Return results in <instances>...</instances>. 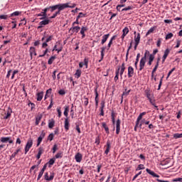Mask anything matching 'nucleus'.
Wrapping results in <instances>:
<instances>
[{
  "mask_svg": "<svg viewBox=\"0 0 182 182\" xmlns=\"http://www.w3.org/2000/svg\"><path fill=\"white\" fill-rule=\"evenodd\" d=\"M70 3H65V4H58L54 6H50V8L51 9L50 12H53L58 9L57 11H55V14L57 15H60V11H63V9H66V8H75L76 4H73L71 6L70 5Z\"/></svg>",
  "mask_w": 182,
  "mask_h": 182,
  "instance_id": "f257e3e1",
  "label": "nucleus"
},
{
  "mask_svg": "<svg viewBox=\"0 0 182 182\" xmlns=\"http://www.w3.org/2000/svg\"><path fill=\"white\" fill-rule=\"evenodd\" d=\"M32 146H33V139L29 138L25 146V154H27L28 151L31 150Z\"/></svg>",
  "mask_w": 182,
  "mask_h": 182,
  "instance_id": "f03ea898",
  "label": "nucleus"
},
{
  "mask_svg": "<svg viewBox=\"0 0 182 182\" xmlns=\"http://www.w3.org/2000/svg\"><path fill=\"white\" fill-rule=\"evenodd\" d=\"M80 31V26H72V27L69 29V33H71V35H73V33H77Z\"/></svg>",
  "mask_w": 182,
  "mask_h": 182,
  "instance_id": "7ed1b4c3",
  "label": "nucleus"
},
{
  "mask_svg": "<svg viewBox=\"0 0 182 182\" xmlns=\"http://www.w3.org/2000/svg\"><path fill=\"white\" fill-rule=\"evenodd\" d=\"M53 178H55V173H51L50 176H49V173H48V172H46L44 175V179L46 181H52V180H53Z\"/></svg>",
  "mask_w": 182,
  "mask_h": 182,
  "instance_id": "20e7f679",
  "label": "nucleus"
},
{
  "mask_svg": "<svg viewBox=\"0 0 182 182\" xmlns=\"http://www.w3.org/2000/svg\"><path fill=\"white\" fill-rule=\"evenodd\" d=\"M105 154L108 155L109 151H110V149H112V144L110 143V141H107L106 145L105 146Z\"/></svg>",
  "mask_w": 182,
  "mask_h": 182,
  "instance_id": "39448f33",
  "label": "nucleus"
},
{
  "mask_svg": "<svg viewBox=\"0 0 182 182\" xmlns=\"http://www.w3.org/2000/svg\"><path fill=\"white\" fill-rule=\"evenodd\" d=\"M146 57L141 58L139 62V70L141 71L144 69V66H146Z\"/></svg>",
  "mask_w": 182,
  "mask_h": 182,
  "instance_id": "423d86ee",
  "label": "nucleus"
},
{
  "mask_svg": "<svg viewBox=\"0 0 182 182\" xmlns=\"http://www.w3.org/2000/svg\"><path fill=\"white\" fill-rule=\"evenodd\" d=\"M49 9H50V11H52V9L50 8V6L47 7L46 9H44L42 12L43 14V17L40 18V20L42 21L43 19H46V18H48V14H46V12H48V11H49Z\"/></svg>",
  "mask_w": 182,
  "mask_h": 182,
  "instance_id": "0eeeda50",
  "label": "nucleus"
},
{
  "mask_svg": "<svg viewBox=\"0 0 182 182\" xmlns=\"http://www.w3.org/2000/svg\"><path fill=\"white\" fill-rule=\"evenodd\" d=\"M95 107L96 109H97L99 106V92H97V88L95 89Z\"/></svg>",
  "mask_w": 182,
  "mask_h": 182,
  "instance_id": "6e6552de",
  "label": "nucleus"
},
{
  "mask_svg": "<svg viewBox=\"0 0 182 182\" xmlns=\"http://www.w3.org/2000/svg\"><path fill=\"white\" fill-rule=\"evenodd\" d=\"M6 116L4 117V119L5 120L9 119V117H11V114H12V109L11 107H9L7 111H6V113H5Z\"/></svg>",
  "mask_w": 182,
  "mask_h": 182,
  "instance_id": "1a4fd4ad",
  "label": "nucleus"
},
{
  "mask_svg": "<svg viewBox=\"0 0 182 182\" xmlns=\"http://www.w3.org/2000/svg\"><path fill=\"white\" fill-rule=\"evenodd\" d=\"M87 27L86 26H82L81 30L80 31V33L82 35V39L86 38V34L85 32H87Z\"/></svg>",
  "mask_w": 182,
  "mask_h": 182,
  "instance_id": "9d476101",
  "label": "nucleus"
},
{
  "mask_svg": "<svg viewBox=\"0 0 182 182\" xmlns=\"http://www.w3.org/2000/svg\"><path fill=\"white\" fill-rule=\"evenodd\" d=\"M82 159H83V156L80 153H77L75 156V159L77 161V163H80L82 161Z\"/></svg>",
  "mask_w": 182,
  "mask_h": 182,
  "instance_id": "9b49d317",
  "label": "nucleus"
},
{
  "mask_svg": "<svg viewBox=\"0 0 182 182\" xmlns=\"http://www.w3.org/2000/svg\"><path fill=\"white\" fill-rule=\"evenodd\" d=\"M29 52H30V55H31V59H32V56H36L38 55V53H36V48H35V47H30L29 49Z\"/></svg>",
  "mask_w": 182,
  "mask_h": 182,
  "instance_id": "f8f14e48",
  "label": "nucleus"
},
{
  "mask_svg": "<svg viewBox=\"0 0 182 182\" xmlns=\"http://www.w3.org/2000/svg\"><path fill=\"white\" fill-rule=\"evenodd\" d=\"M122 35L121 36V39L122 41H124V38H126V36L127 35V33H129V28L128 27H125L123 30H122Z\"/></svg>",
  "mask_w": 182,
  "mask_h": 182,
  "instance_id": "ddd939ff",
  "label": "nucleus"
},
{
  "mask_svg": "<svg viewBox=\"0 0 182 182\" xmlns=\"http://www.w3.org/2000/svg\"><path fill=\"white\" fill-rule=\"evenodd\" d=\"M122 122L120 119H117L116 122V134H119L120 133V124Z\"/></svg>",
  "mask_w": 182,
  "mask_h": 182,
  "instance_id": "4468645a",
  "label": "nucleus"
},
{
  "mask_svg": "<svg viewBox=\"0 0 182 182\" xmlns=\"http://www.w3.org/2000/svg\"><path fill=\"white\" fill-rule=\"evenodd\" d=\"M133 75H134V68L133 67H128V77H133Z\"/></svg>",
  "mask_w": 182,
  "mask_h": 182,
  "instance_id": "2eb2a0df",
  "label": "nucleus"
},
{
  "mask_svg": "<svg viewBox=\"0 0 182 182\" xmlns=\"http://www.w3.org/2000/svg\"><path fill=\"white\" fill-rule=\"evenodd\" d=\"M146 173H148V174H150V176H152V177H156V178H159L160 177V176H159L158 174L154 173V171L150 170L149 168H146Z\"/></svg>",
  "mask_w": 182,
  "mask_h": 182,
  "instance_id": "dca6fc26",
  "label": "nucleus"
},
{
  "mask_svg": "<svg viewBox=\"0 0 182 182\" xmlns=\"http://www.w3.org/2000/svg\"><path fill=\"white\" fill-rule=\"evenodd\" d=\"M70 126V124H69V118H65V122H64V128L65 132H68V130H69V127Z\"/></svg>",
  "mask_w": 182,
  "mask_h": 182,
  "instance_id": "f3484780",
  "label": "nucleus"
},
{
  "mask_svg": "<svg viewBox=\"0 0 182 182\" xmlns=\"http://www.w3.org/2000/svg\"><path fill=\"white\" fill-rule=\"evenodd\" d=\"M109 36H110V34H105L102 36V39L101 41V45H105V43H106V41H107V39H109Z\"/></svg>",
  "mask_w": 182,
  "mask_h": 182,
  "instance_id": "a211bd4d",
  "label": "nucleus"
},
{
  "mask_svg": "<svg viewBox=\"0 0 182 182\" xmlns=\"http://www.w3.org/2000/svg\"><path fill=\"white\" fill-rule=\"evenodd\" d=\"M124 70H126V67L124 65V63H123L122 64L121 70H120V72H119L121 79H122V77H123V74L124 73Z\"/></svg>",
  "mask_w": 182,
  "mask_h": 182,
  "instance_id": "6ab92c4d",
  "label": "nucleus"
},
{
  "mask_svg": "<svg viewBox=\"0 0 182 182\" xmlns=\"http://www.w3.org/2000/svg\"><path fill=\"white\" fill-rule=\"evenodd\" d=\"M119 73H120V68H118V69L115 71V76L114 77V82H117L119 80Z\"/></svg>",
  "mask_w": 182,
  "mask_h": 182,
  "instance_id": "aec40b11",
  "label": "nucleus"
},
{
  "mask_svg": "<svg viewBox=\"0 0 182 182\" xmlns=\"http://www.w3.org/2000/svg\"><path fill=\"white\" fill-rule=\"evenodd\" d=\"M54 127H55V119H51L48 120V128L53 129Z\"/></svg>",
  "mask_w": 182,
  "mask_h": 182,
  "instance_id": "412c9836",
  "label": "nucleus"
},
{
  "mask_svg": "<svg viewBox=\"0 0 182 182\" xmlns=\"http://www.w3.org/2000/svg\"><path fill=\"white\" fill-rule=\"evenodd\" d=\"M102 126L103 129H105V133H107V134H109L110 132L109 131V127H107V124H106V122H102Z\"/></svg>",
  "mask_w": 182,
  "mask_h": 182,
  "instance_id": "4be33fe9",
  "label": "nucleus"
},
{
  "mask_svg": "<svg viewBox=\"0 0 182 182\" xmlns=\"http://www.w3.org/2000/svg\"><path fill=\"white\" fill-rule=\"evenodd\" d=\"M36 96H37V101L41 102L42 99H43V92H38L36 94Z\"/></svg>",
  "mask_w": 182,
  "mask_h": 182,
  "instance_id": "5701e85b",
  "label": "nucleus"
},
{
  "mask_svg": "<svg viewBox=\"0 0 182 182\" xmlns=\"http://www.w3.org/2000/svg\"><path fill=\"white\" fill-rule=\"evenodd\" d=\"M105 50H106V47L101 48V59L99 60V63L103 60V58H105Z\"/></svg>",
  "mask_w": 182,
  "mask_h": 182,
  "instance_id": "b1692460",
  "label": "nucleus"
},
{
  "mask_svg": "<svg viewBox=\"0 0 182 182\" xmlns=\"http://www.w3.org/2000/svg\"><path fill=\"white\" fill-rule=\"evenodd\" d=\"M11 136H8V137H1L0 139V141L1 143H8V140H11Z\"/></svg>",
  "mask_w": 182,
  "mask_h": 182,
  "instance_id": "393cba45",
  "label": "nucleus"
},
{
  "mask_svg": "<svg viewBox=\"0 0 182 182\" xmlns=\"http://www.w3.org/2000/svg\"><path fill=\"white\" fill-rule=\"evenodd\" d=\"M63 49V47L60 46L59 48H56V46H54V48H53V52H55V50L59 53L60 52H62V50Z\"/></svg>",
  "mask_w": 182,
  "mask_h": 182,
  "instance_id": "a878e982",
  "label": "nucleus"
},
{
  "mask_svg": "<svg viewBox=\"0 0 182 182\" xmlns=\"http://www.w3.org/2000/svg\"><path fill=\"white\" fill-rule=\"evenodd\" d=\"M19 151H21V149H16V151L14 153H13L11 154V156H10V160L15 159V157L16 156V154H18V153H19Z\"/></svg>",
  "mask_w": 182,
  "mask_h": 182,
  "instance_id": "bb28decb",
  "label": "nucleus"
},
{
  "mask_svg": "<svg viewBox=\"0 0 182 182\" xmlns=\"http://www.w3.org/2000/svg\"><path fill=\"white\" fill-rule=\"evenodd\" d=\"M153 60H154V55H150L149 58V62H148V65L149 66H151V64L153 63Z\"/></svg>",
  "mask_w": 182,
  "mask_h": 182,
  "instance_id": "cd10ccee",
  "label": "nucleus"
},
{
  "mask_svg": "<svg viewBox=\"0 0 182 182\" xmlns=\"http://www.w3.org/2000/svg\"><path fill=\"white\" fill-rule=\"evenodd\" d=\"M43 137H45V134H43L38 138L37 146H39L41 143H42V140H43Z\"/></svg>",
  "mask_w": 182,
  "mask_h": 182,
  "instance_id": "c85d7f7f",
  "label": "nucleus"
},
{
  "mask_svg": "<svg viewBox=\"0 0 182 182\" xmlns=\"http://www.w3.org/2000/svg\"><path fill=\"white\" fill-rule=\"evenodd\" d=\"M157 69H159V63H156L155 67L154 68L152 72H151V77H154V73L157 71Z\"/></svg>",
  "mask_w": 182,
  "mask_h": 182,
  "instance_id": "c756f323",
  "label": "nucleus"
},
{
  "mask_svg": "<svg viewBox=\"0 0 182 182\" xmlns=\"http://www.w3.org/2000/svg\"><path fill=\"white\" fill-rule=\"evenodd\" d=\"M64 109H65L64 116H65V117H68V116L69 114V106L65 105Z\"/></svg>",
  "mask_w": 182,
  "mask_h": 182,
  "instance_id": "7c9ffc66",
  "label": "nucleus"
},
{
  "mask_svg": "<svg viewBox=\"0 0 182 182\" xmlns=\"http://www.w3.org/2000/svg\"><path fill=\"white\" fill-rule=\"evenodd\" d=\"M55 59H56V55H53V56H51L48 61V63L49 65H52V63H53V62L55 61Z\"/></svg>",
  "mask_w": 182,
  "mask_h": 182,
  "instance_id": "2f4dec72",
  "label": "nucleus"
},
{
  "mask_svg": "<svg viewBox=\"0 0 182 182\" xmlns=\"http://www.w3.org/2000/svg\"><path fill=\"white\" fill-rule=\"evenodd\" d=\"M50 22V20L47 18L41 21V25H43V26H45L46 25H49Z\"/></svg>",
  "mask_w": 182,
  "mask_h": 182,
  "instance_id": "473e14b6",
  "label": "nucleus"
},
{
  "mask_svg": "<svg viewBox=\"0 0 182 182\" xmlns=\"http://www.w3.org/2000/svg\"><path fill=\"white\" fill-rule=\"evenodd\" d=\"M75 77H77V79H79V77H80V76H82V70H77L76 73L75 74Z\"/></svg>",
  "mask_w": 182,
  "mask_h": 182,
  "instance_id": "72a5a7b5",
  "label": "nucleus"
},
{
  "mask_svg": "<svg viewBox=\"0 0 182 182\" xmlns=\"http://www.w3.org/2000/svg\"><path fill=\"white\" fill-rule=\"evenodd\" d=\"M148 100L149 101L151 105H152V106H154L155 107H158L157 105H156V100L151 97V98H149Z\"/></svg>",
  "mask_w": 182,
  "mask_h": 182,
  "instance_id": "f704fd0d",
  "label": "nucleus"
},
{
  "mask_svg": "<svg viewBox=\"0 0 182 182\" xmlns=\"http://www.w3.org/2000/svg\"><path fill=\"white\" fill-rule=\"evenodd\" d=\"M63 157V152L59 151L55 156V159H62Z\"/></svg>",
  "mask_w": 182,
  "mask_h": 182,
  "instance_id": "c9c22d12",
  "label": "nucleus"
},
{
  "mask_svg": "<svg viewBox=\"0 0 182 182\" xmlns=\"http://www.w3.org/2000/svg\"><path fill=\"white\" fill-rule=\"evenodd\" d=\"M46 164H49L48 166L49 168L52 167V166L55 164V158L50 159V161Z\"/></svg>",
  "mask_w": 182,
  "mask_h": 182,
  "instance_id": "e433bc0d",
  "label": "nucleus"
},
{
  "mask_svg": "<svg viewBox=\"0 0 182 182\" xmlns=\"http://www.w3.org/2000/svg\"><path fill=\"white\" fill-rule=\"evenodd\" d=\"M114 117H116V114L114 113V112L112 111V114H111V119H112L113 124H114V123H116V119Z\"/></svg>",
  "mask_w": 182,
  "mask_h": 182,
  "instance_id": "4c0bfd02",
  "label": "nucleus"
},
{
  "mask_svg": "<svg viewBox=\"0 0 182 182\" xmlns=\"http://www.w3.org/2000/svg\"><path fill=\"white\" fill-rule=\"evenodd\" d=\"M139 59H140V53H139L136 55V61H135V63H134V66H135L136 69H137V65L139 63Z\"/></svg>",
  "mask_w": 182,
  "mask_h": 182,
  "instance_id": "58836bf2",
  "label": "nucleus"
},
{
  "mask_svg": "<svg viewBox=\"0 0 182 182\" xmlns=\"http://www.w3.org/2000/svg\"><path fill=\"white\" fill-rule=\"evenodd\" d=\"M145 96L147 97V99L151 98V92L150 90H145Z\"/></svg>",
  "mask_w": 182,
  "mask_h": 182,
  "instance_id": "ea45409f",
  "label": "nucleus"
},
{
  "mask_svg": "<svg viewBox=\"0 0 182 182\" xmlns=\"http://www.w3.org/2000/svg\"><path fill=\"white\" fill-rule=\"evenodd\" d=\"M169 54H170V49L166 48L164 51V54L163 57L167 58V56H168Z\"/></svg>",
  "mask_w": 182,
  "mask_h": 182,
  "instance_id": "a19ab883",
  "label": "nucleus"
},
{
  "mask_svg": "<svg viewBox=\"0 0 182 182\" xmlns=\"http://www.w3.org/2000/svg\"><path fill=\"white\" fill-rule=\"evenodd\" d=\"M133 6H128L124 9H122V12L124 11H132L133 9Z\"/></svg>",
  "mask_w": 182,
  "mask_h": 182,
  "instance_id": "79ce46f5",
  "label": "nucleus"
},
{
  "mask_svg": "<svg viewBox=\"0 0 182 182\" xmlns=\"http://www.w3.org/2000/svg\"><path fill=\"white\" fill-rule=\"evenodd\" d=\"M182 134L176 133L173 134V139H181Z\"/></svg>",
  "mask_w": 182,
  "mask_h": 182,
  "instance_id": "37998d69",
  "label": "nucleus"
},
{
  "mask_svg": "<svg viewBox=\"0 0 182 182\" xmlns=\"http://www.w3.org/2000/svg\"><path fill=\"white\" fill-rule=\"evenodd\" d=\"M139 170H144V165L139 164L136 168V171H139Z\"/></svg>",
  "mask_w": 182,
  "mask_h": 182,
  "instance_id": "c03bdc74",
  "label": "nucleus"
},
{
  "mask_svg": "<svg viewBox=\"0 0 182 182\" xmlns=\"http://www.w3.org/2000/svg\"><path fill=\"white\" fill-rule=\"evenodd\" d=\"M140 38H141V36H140V34H139V33H137V36H134V41H135V42H140Z\"/></svg>",
  "mask_w": 182,
  "mask_h": 182,
  "instance_id": "a18cd8bd",
  "label": "nucleus"
},
{
  "mask_svg": "<svg viewBox=\"0 0 182 182\" xmlns=\"http://www.w3.org/2000/svg\"><path fill=\"white\" fill-rule=\"evenodd\" d=\"M174 36V35L172 33H169L166 36V39H171Z\"/></svg>",
  "mask_w": 182,
  "mask_h": 182,
  "instance_id": "49530a36",
  "label": "nucleus"
},
{
  "mask_svg": "<svg viewBox=\"0 0 182 182\" xmlns=\"http://www.w3.org/2000/svg\"><path fill=\"white\" fill-rule=\"evenodd\" d=\"M41 119H42V117H37L36 118V126H38L39 124Z\"/></svg>",
  "mask_w": 182,
  "mask_h": 182,
  "instance_id": "de8ad7c7",
  "label": "nucleus"
},
{
  "mask_svg": "<svg viewBox=\"0 0 182 182\" xmlns=\"http://www.w3.org/2000/svg\"><path fill=\"white\" fill-rule=\"evenodd\" d=\"M151 54H150V51L146 50L144 53V55L142 58H145V60L147 59V56H150Z\"/></svg>",
  "mask_w": 182,
  "mask_h": 182,
  "instance_id": "09e8293b",
  "label": "nucleus"
},
{
  "mask_svg": "<svg viewBox=\"0 0 182 182\" xmlns=\"http://www.w3.org/2000/svg\"><path fill=\"white\" fill-rule=\"evenodd\" d=\"M154 32V28H151L146 33V36H149L150 33H153Z\"/></svg>",
  "mask_w": 182,
  "mask_h": 182,
  "instance_id": "8fccbe9b",
  "label": "nucleus"
},
{
  "mask_svg": "<svg viewBox=\"0 0 182 182\" xmlns=\"http://www.w3.org/2000/svg\"><path fill=\"white\" fill-rule=\"evenodd\" d=\"M21 14V12L19 11H14V13H12L10 16H19V14Z\"/></svg>",
  "mask_w": 182,
  "mask_h": 182,
  "instance_id": "3c124183",
  "label": "nucleus"
},
{
  "mask_svg": "<svg viewBox=\"0 0 182 182\" xmlns=\"http://www.w3.org/2000/svg\"><path fill=\"white\" fill-rule=\"evenodd\" d=\"M52 106H53V98H51L50 103L49 106L48 107L47 109L50 110V109H52Z\"/></svg>",
  "mask_w": 182,
  "mask_h": 182,
  "instance_id": "603ef678",
  "label": "nucleus"
},
{
  "mask_svg": "<svg viewBox=\"0 0 182 182\" xmlns=\"http://www.w3.org/2000/svg\"><path fill=\"white\" fill-rule=\"evenodd\" d=\"M43 173L42 171H40L38 178H37V181H39V180H41V178H42V176H43Z\"/></svg>",
  "mask_w": 182,
  "mask_h": 182,
  "instance_id": "864d4df0",
  "label": "nucleus"
},
{
  "mask_svg": "<svg viewBox=\"0 0 182 182\" xmlns=\"http://www.w3.org/2000/svg\"><path fill=\"white\" fill-rule=\"evenodd\" d=\"M100 105H101V107H100V109H105V105H106V102H105V100L101 101Z\"/></svg>",
  "mask_w": 182,
  "mask_h": 182,
  "instance_id": "5fc2aeb1",
  "label": "nucleus"
},
{
  "mask_svg": "<svg viewBox=\"0 0 182 182\" xmlns=\"http://www.w3.org/2000/svg\"><path fill=\"white\" fill-rule=\"evenodd\" d=\"M56 150H58V144H55L53 147V153L55 154L56 153Z\"/></svg>",
  "mask_w": 182,
  "mask_h": 182,
  "instance_id": "6e6d98bb",
  "label": "nucleus"
},
{
  "mask_svg": "<svg viewBox=\"0 0 182 182\" xmlns=\"http://www.w3.org/2000/svg\"><path fill=\"white\" fill-rule=\"evenodd\" d=\"M161 41H163V39L161 38H159L156 43V46L158 48H160V46H161Z\"/></svg>",
  "mask_w": 182,
  "mask_h": 182,
  "instance_id": "4d7b16f0",
  "label": "nucleus"
},
{
  "mask_svg": "<svg viewBox=\"0 0 182 182\" xmlns=\"http://www.w3.org/2000/svg\"><path fill=\"white\" fill-rule=\"evenodd\" d=\"M70 116L71 118L73 119L75 116V112L73 111V105H72L71 110H70Z\"/></svg>",
  "mask_w": 182,
  "mask_h": 182,
  "instance_id": "13d9d810",
  "label": "nucleus"
},
{
  "mask_svg": "<svg viewBox=\"0 0 182 182\" xmlns=\"http://www.w3.org/2000/svg\"><path fill=\"white\" fill-rule=\"evenodd\" d=\"M53 137H54V135L53 133H51L48 135V140H49L50 141H52V140H53Z\"/></svg>",
  "mask_w": 182,
  "mask_h": 182,
  "instance_id": "bf43d9fd",
  "label": "nucleus"
},
{
  "mask_svg": "<svg viewBox=\"0 0 182 182\" xmlns=\"http://www.w3.org/2000/svg\"><path fill=\"white\" fill-rule=\"evenodd\" d=\"M8 15H0V19H8V18H10Z\"/></svg>",
  "mask_w": 182,
  "mask_h": 182,
  "instance_id": "052dcab7",
  "label": "nucleus"
},
{
  "mask_svg": "<svg viewBox=\"0 0 182 182\" xmlns=\"http://www.w3.org/2000/svg\"><path fill=\"white\" fill-rule=\"evenodd\" d=\"M140 174H141V171H139L138 173H136L132 178V181H134V180H136V178H137L139 177V176H140Z\"/></svg>",
  "mask_w": 182,
  "mask_h": 182,
  "instance_id": "680f3d73",
  "label": "nucleus"
},
{
  "mask_svg": "<svg viewBox=\"0 0 182 182\" xmlns=\"http://www.w3.org/2000/svg\"><path fill=\"white\" fill-rule=\"evenodd\" d=\"M46 96H50V95H52V88H50L48 89L47 91H46Z\"/></svg>",
  "mask_w": 182,
  "mask_h": 182,
  "instance_id": "e2e57ef3",
  "label": "nucleus"
},
{
  "mask_svg": "<svg viewBox=\"0 0 182 182\" xmlns=\"http://www.w3.org/2000/svg\"><path fill=\"white\" fill-rule=\"evenodd\" d=\"M28 106L29 107H31V110H33V109L35 108V104L33 102L28 103Z\"/></svg>",
  "mask_w": 182,
  "mask_h": 182,
  "instance_id": "0e129e2a",
  "label": "nucleus"
},
{
  "mask_svg": "<svg viewBox=\"0 0 182 182\" xmlns=\"http://www.w3.org/2000/svg\"><path fill=\"white\" fill-rule=\"evenodd\" d=\"M43 151H45V150L43 149V148H42V147H40L39 149H38V154H43Z\"/></svg>",
  "mask_w": 182,
  "mask_h": 182,
  "instance_id": "69168bd1",
  "label": "nucleus"
},
{
  "mask_svg": "<svg viewBox=\"0 0 182 182\" xmlns=\"http://www.w3.org/2000/svg\"><path fill=\"white\" fill-rule=\"evenodd\" d=\"M52 39H53V36H50L48 37V38L46 40V42L48 43L50 42V41H52Z\"/></svg>",
  "mask_w": 182,
  "mask_h": 182,
  "instance_id": "338daca9",
  "label": "nucleus"
},
{
  "mask_svg": "<svg viewBox=\"0 0 182 182\" xmlns=\"http://www.w3.org/2000/svg\"><path fill=\"white\" fill-rule=\"evenodd\" d=\"M173 181H174V182H177V181L182 182V178H174V179L173 180Z\"/></svg>",
  "mask_w": 182,
  "mask_h": 182,
  "instance_id": "774afa93",
  "label": "nucleus"
}]
</instances>
